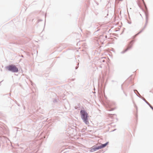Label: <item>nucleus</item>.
<instances>
[{"mask_svg":"<svg viewBox=\"0 0 153 153\" xmlns=\"http://www.w3.org/2000/svg\"><path fill=\"white\" fill-rule=\"evenodd\" d=\"M108 142H107L105 143L102 144L101 145L99 146L100 149L103 148L105 147L108 143Z\"/></svg>","mask_w":153,"mask_h":153,"instance_id":"nucleus-6","label":"nucleus"},{"mask_svg":"<svg viewBox=\"0 0 153 153\" xmlns=\"http://www.w3.org/2000/svg\"><path fill=\"white\" fill-rule=\"evenodd\" d=\"M143 1V0H142Z\"/></svg>","mask_w":153,"mask_h":153,"instance_id":"nucleus-19","label":"nucleus"},{"mask_svg":"<svg viewBox=\"0 0 153 153\" xmlns=\"http://www.w3.org/2000/svg\"><path fill=\"white\" fill-rule=\"evenodd\" d=\"M80 114L82 119L86 125L89 124L88 121V115L87 112L85 110H82L80 111Z\"/></svg>","mask_w":153,"mask_h":153,"instance_id":"nucleus-1","label":"nucleus"},{"mask_svg":"<svg viewBox=\"0 0 153 153\" xmlns=\"http://www.w3.org/2000/svg\"><path fill=\"white\" fill-rule=\"evenodd\" d=\"M145 16H146V23L144 27L138 33H137V34H136L135 36V37L137 35H138L141 32H142L144 30L145 28V27H146V25L147 24V21H148V13H146V12L145 13Z\"/></svg>","mask_w":153,"mask_h":153,"instance_id":"nucleus-3","label":"nucleus"},{"mask_svg":"<svg viewBox=\"0 0 153 153\" xmlns=\"http://www.w3.org/2000/svg\"><path fill=\"white\" fill-rule=\"evenodd\" d=\"M9 71L13 73H17L18 72V68L15 65H10L6 67Z\"/></svg>","mask_w":153,"mask_h":153,"instance_id":"nucleus-2","label":"nucleus"},{"mask_svg":"<svg viewBox=\"0 0 153 153\" xmlns=\"http://www.w3.org/2000/svg\"><path fill=\"white\" fill-rule=\"evenodd\" d=\"M136 95L138 97H139L140 98H141V96H139L137 94H136Z\"/></svg>","mask_w":153,"mask_h":153,"instance_id":"nucleus-11","label":"nucleus"},{"mask_svg":"<svg viewBox=\"0 0 153 153\" xmlns=\"http://www.w3.org/2000/svg\"><path fill=\"white\" fill-rule=\"evenodd\" d=\"M128 51V49H126L120 52L121 54H123Z\"/></svg>","mask_w":153,"mask_h":153,"instance_id":"nucleus-8","label":"nucleus"},{"mask_svg":"<svg viewBox=\"0 0 153 153\" xmlns=\"http://www.w3.org/2000/svg\"><path fill=\"white\" fill-rule=\"evenodd\" d=\"M53 102H57V101H56V100L55 99L54 100V101H53Z\"/></svg>","mask_w":153,"mask_h":153,"instance_id":"nucleus-10","label":"nucleus"},{"mask_svg":"<svg viewBox=\"0 0 153 153\" xmlns=\"http://www.w3.org/2000/svg\"><path fill=\"white\" fill-rule=\"evenodd\" d=\"M99 149H100L99 146H93L91 149V152H94Z\"/></svg>","mask_w":153,"mask_h":153,"instance_id":"nucleus-4","label":"nucleus"},{"mask_svg":"<svg viewBox=\"0 0 153 153\" xmlns=\"http://www.w3.org/2000/svg\"><path fill=\"white\" fill-rule=\"evenodd\" d=\"M100 30V29H99L98 30H97L96 31H98V30Z\"/></svg>","mask_w":153,"mask_h":153,"instance_id":"nucleus-14","label":"nucleus"},{"mask_svg":"<svg viewBox=\"0 0 153 153\" xmlns=\"http://www.w3.org/2000/svg\"><path fill=\"white\" fill-rule=\"evenodd\" d=\"M102 62H105V60H103L102 61Z\"/></svg>","mask_w":153,"mask_h":153,"instance_id":"nucleus-12","label":"nucleus"},{"mask_svg":"<svg viewBox=\"0 0 153 153\" xmlns=\"http://www.w3.org/2000/svg\"><path fill=\"white\" fill-rule=\"evenodd\" d=\"M125 95H126V96H127V95H126V94H125Z\"/></svg>","mask_w":153,"mask_h":153,"instance_id":"nucleus-17","label":"nucleus"},{"mask_svg":"<svg viewBox=\"0 0 153 153\" xmlns=\"http://www.w3.org/2000/svg\"><path fill=\"white\" fill-rule=\"evenodd\" d=\"M133 41L134 40H132L130 42L127 48L126 49H128V50L132 48L133 44Z\"/></svg>","mask_w":153,"mask_h":153,"instance_id":"nucleus-5","label":"nucleus"},{"mask_svg":"<svg viewBox=\"0 0 153 153\" xmlns=\"http://www.w3.org/2000/svg\"><path fill=\"white\" fill-rule=\"evenodd\" d=\"M119 1H122V0H119Z\"/></svg>","mask_w":153,"mask_h":153,"instance_id":"nucleus-18","label":"nucleus"},{"mask_svg":"<svg viewBox=\"0 0 153 153\" xmlns=\"http://www.w3.org/2000/svg\"><path fill=\"white\" fill-rule=\"evenodd\" d=\"M143 100L153 110V107L144 98H143Z\"/></svg>","mask_w":153,"mask_h":153,"instance_id":"nucleus-7","label":"nucleus"},{"mask_svg":"<svg viewBox=\"0 0 153 153\" xmlns=\"http://www.w3.org/2000/svg\"><path fill=\"white\" fill-rule=\"evenodd\" d=\"M115 130H116L115 129H114V130H113V131H115Z\"/></svg>","mask_w":153,"mask_h":153,"instance_id":"nucleus-16","label":"nucleus"},{"mask_svg":"<svg viewBox=\"0 0 153 153\" xmlns=\"http://www.w3.org/2000/svg\"><path fill=\"white\" fill-rule=\"evenodd\" d=\"M122 85H121V88H122V89H123V88H122Z\"/></svg>","mask_w":153,"mask_h":153,"instance_id":"nucleus-13","label":"nucleus"},{"mask_svg":"<svg viewBox=\"0 0 153 153\" xmlns=\"http://www.w3.org/2000/svg\"><path fill=\"white\" fill-rule=\"evenodd\" d=\"M22 56V57H23V55H22V56Z\"/></svg>","mask_w":153,"mask_h":153,"instance_id":"nucleus-15","label":"nucleus"},{"mask_svg":"<svg viewBox=\"0 0 153 153\" xmlns=\"http://www.w3.org/2000/svg\"><path fill=\"white\" fill-rule=\"evenodd\" d=\"M78 64L77 66H76L75 67V69H77L78 68Z\"/></svg>","mask_w":153,"mask_h":153,"instance_id":"nucleus-9","label":"nucleus"}]
</instances>
